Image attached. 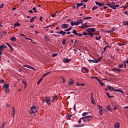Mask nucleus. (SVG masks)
Returning <instances> with one entry per match:
<instances>
[{"instance_id":"1","label":"nucleus","mask_w":128,"mask_h":128,"mask_svg":"<svg viewBox=\"0 0 128 128\" xmlns=\"http://www.w3.org/2000/svg\"><path fill=\"white\" fill-rule=\"evenodd\" d=\"M81 118L83 120L84 122H88L90 120H92L94 118V116H85L84 117H82Z\"/></svg>"},{"instance_id":"2","label":"nucleus","mask_w":128,"mask_h":128,"mask_svg":"<svg viewBox=\"0 0 128 128\" xmlns=\"http://www.w3.org/2000/svg\"><path fill=\"white\" fill-rule=\"evenodd\" d=\"M37 112L36 106H32L31 108V110L29 111V113L30 114H34V116H36V112Z\"/></svg>"},{"instance_id":"3","label":"nucleus","mask_w":128,"mask_h":128,"mask_svg":"<svg viewBox=\"0 0 128 128\" xmlns=\"http://www.w3.org/2000/svg\"><path fill=\"white\" fill-rule=\"evenodd\" d=\"M72 32L76 36H86V34H86V32H82V34H78V32H76V30H74Z\"/></svg>"},{"instance_id":"4","label":"nucleus","mask_w":128,"mask_h":128,"mask_svg":"<svg viewBox=\"0 0 128 128\" xmlns=\"http://www.w3.org/2000/svg\"><path fill=\"white\" fill-rule=\"evenodd\" d=\"M3 88L4 90V92L6 94H8L10 92V84H5V85L3 86Z\"/></svg>"},{"instance_id":"5","label":"nucleus","mask_w":128,"mask_h":128,"mask_svg":"<svg viewBox=\"0 0 128 128\" xmlns=\"http://www.w3.org/2000/svg\"><path fill=\"white\" fill-rule=\"evenodd\" d=\"M86 32H88V34H92V32H96V28H88L86 30Z\"/></svg>"},{"instance_id":"6","label":"nucleus","mask_w":128,"mask_h":128,"mask_svg":"<svg viewBox=\"0 0 128 128\" xmlns=\"http://www.w3.org/2000/svg\"><path fill=\"white\" fill-rule=\"evenodd\" d=\"M46 100H44L43 102V103L46 102L50 106V98H46Z\"/></svg>"},{"instance_id":"7","label":"nucleus","mask_w":128,"mask_h":128,"mask_svg":"<svg viewBox=\"0 0 128 128\" xmlns=\"http://www.w3.org/2000/svg\"><path fill=\"white\" fill-rule=\"evenodd\" d=\"M91 104H96V102L94 98V94L92 93L91 94Z\"/></svg>"},{"instance_id":"8","label":"nucleus","mask_w":128,"mask_h":128,"mask_svg":"<svg viewBox=\"0 0 128 128\" xmlns=\"http://www.w3.org/2000/svg\"><path fill=\"white\" fill-rule=\"evenodd\" d=\"M63 62L64 64H68V62H70V59H68V58H63Z\"/></svg>"},{"instance_id":"9","label":"nucleus","mask_w":128,"mask_h":128,"mask_svg":"<svg viewBox=\"0 0 128 128\" xmlns=\"http://www.w3.org/2000/svg\"><path fill=\"white\" fill-rule=\"evenodd\" d=\"M95 4H96L97 6H104V2L100 3L99 2H95Z\"/></svg>"},{"instance_id":"10","label":"nucleus","mask_w":128,"mask_h":128,"mask_svg":"<svg viewBox=\"0 0 128 128\" xmlns=\"http://www.w3.org/2000/svg\"><path fill=\"white\" fill-rule=\"evenodd\" d=\"M71 26H78V22H74L72 21L71 22Z\"/></svg>"},{"instance_id":"11","label":"nucleus","mask_w":128,"mask_h":128,"mask_svg":"<svg viewBox=\"0 0 128 128\" xmlns=\"http://www.w3.org/2000/svg\"><path fill=\"white\" fill-rule=\"evenodd\" d=\"M56 34H62V36H64L66 34V32H64L63 30H62L60 32H56Z\"/></svg>"},{"instance_id":"12","label":"nucleus","mask_w":128,"mask_h":128,"mask_svg":"<svg viewBox=\"0 0 128 128\" xmlns=\"http://www.w3.org/2000/svg\"><path fill=\"white\" fill-rule=\"evenodd\" d=\"M61 28H68V24H63L61 26Z\"/></svg>"},{"instance_id":"13","label":"nucleus","mask_w":128,"mask_h":128,"mask_svg":"<svg viewBox=\"0 0 128 128\" xmlns=\"http://www.w3.org/2000/svg\"><path fill=\"white\" fill-rule=\"evenodd\" d=\"M90 26H88L86 25V24H84L82 25V26H80V28H90Z\"/></svg>"},{"instance_id":"14","label":"nucleus","mask_w":128,"mask_h":128,"mask_svg":"<svg viewBox=\"0 0 128 128\" xmlns=\"http://www.w3.org/2000/svg\"><path fill=\"white\" fill-rule=\"evenodd\" d=\"M58 97L57 96H54L53 99H52V102H56V100H58Z\"/></svg>"},{"instance_id":"15","label":"nucleus","mask_w":128,"mask_h":128,"mask_svg":"<svg viewBox=\"0 0 128 128\" xmlns=\"http://www.w3.org/2000/svg\"><path fill=\"white\" fill-rule=\"evenodd\" d=\"M120 122H116L114 124V128H120Z\"/></svg>"},{"instance_id":"16","label":"nucleus","mask_w":128,"mask_h":128,"mask_svg":"<svg viewBox=\"0 0 128 128\" xmlns=\"http://www.w3.org/2000/svg\"><path fill=\"white\" fill-rule=\"evenodd\" d=\"M82 22H84L82 21V19H78L77 20V23L78 24H82Z\"/></svg>"},{"instance_id":"17","label":"nucleus","mask_w":128,"mask_h":128,"mask_svg":"<svg viewBox=\"0 0 128 128\" xmlns=\"http://www.w3.org/2000/svg\"><path fill=\"white\" fill-rule=\"evenodd\" d=\"M76 84L77 86H86V84H84V83H78V82H77V83H76Z\"/></svg>"},{"instance_id":"18","label":"nucleus","mask_w":128,"mask_h":128,"mask_svg":"<svg viewBox=\"0 0 128 128\" xmlns=\"http://www.w3.org/2000/svg\"><path fill=\"white\" fill-rule=\"evenodd\" d=\"M20 26V24H19L18 22H16L14 25V28H16V26Z\"/></svg>"},{"instance_id":"19","label":"nucleus","mask_w":128,"mask_h":128,"mask_svg":"<svg viewBox=\"0 0 128 128\" xmlns=\"http://www.w3.org/2000/svg\"><path fill=\"white\" fill-rule=\"evenodd\" d=\"M74 84V80L72 79H70V82H68L69 86H72Z\"/></svg>"},{"instance_id":"20","label":"nucleus","mask_w":128,"mask_h":128,"mask_svg":"<svg viewBox=\"0 0 128 128\" xmlns=\"http://www.w3.org/2000/svg\"><path fill=\"white\" fill-rule=\"evenodd\" d=\"M108 88L110 92H114V88L111 86H108Z\"/></svg>"},{"instance_id":"21","label":"nucleus","mask_w":128,"mask_h":128,"mask_svg":"<svg viewBox=\"0 0 128 128\" xmlns=\"http://www.w3.org/2000/svg\"><path fill=\"white\" fill-rule=\"evenodd\" d=\"M114 92H121L122 94H124V91H122V89L114 90Z\"/></svg>"},{"instance_id":"22","label":"nucleus","mask_w":128,"mask_h":128,"mask_svg":"<svg viewBox=\"0 0 128 128\" xmlns=\"http://www.w3.org/2000/svg\"><path fill=\"white\" fill-rule=\"evenodd\" d=\"M111 104L112 105V106H113L114 110H116V104L112 102L111 103Z\"/></svg>"},{"instance_id":"23","label":"nucleus","mask_w":128,"mask_h":128,"mask_svg":"<svg viewBox=\"0 0 128 128\" xmlns=\"http://www.w3.org/2000/svg\"><path fill=\"white\" fill-rule=\"evenodd\" d=\"M66 118H68V120H70V118H72V115L68 114L66 115Z\"/></svg>"},{"instance_id":"24","label":"nucleus","mask_w":128,"mask_h":128,"mask_svg":"<svg viewBox=\"0 0 128 128\" xmlns=\"http://www.w3.org/2000/svg\"><path fill=\"white\" fill-rule=\"evenodd\" d=\"M106 108H107V110H110V112L112 111V107H110V105H108L106 106Z\"/></svg>"},{"instance_id":"25","label":"nucleus","mask_w":128,"mask_h":128,"mask_svg":"<svg viewBox=\"0 0 128 128\" xmlns=\"http://www.w3.org/2000/svg\"><path fill=\"white\" fill-rule=\"evenodd\" d=\"M103 110H102V108H100V109H99V112H100V114L102 115V114H104V112L102 111Z\"/></svg>"},{"instance_id":"26","label":"nucleus","mask_w":128,"mask_h":128,"mask_svg":"<svg viewBox=\"0 0 128 128\" xmlns=\"http://www.w3.org/2000/svg\"><path fill=\"white\" fill-rule=\"evenodd\" d=\"M98 82L101 84L102 86H106V84H104V82H102L100 80H98Z\"/></svg>"},{"instance_id":"27","label":"nucleus","mask_w":128,"mask_h":128,"mask_svg":"<svg viewBox=\"0 0 128 128\" xmlns=\"http://www.w3.org/2000/svg\"><path fill=\"white\" fill-rule=\"evenodd\" d=\"M112 70H114V72H120V69L114 68L112 69Z\"/></svg>"},{"instance_id":"28","label":"nucleus","mask_w":128,"mask_h":128,"mask_svg":"<svg viewBox=\"0 0 128 128\" xmlns=\"http://www.w3.org/2000/svg\"><path fill=\"white\" fill-rule=\"evenodd\" d=\"M122 22L124 26H128V21H124Z\"/></svg>"},{"instance_id":"29","label":"nucleus","mask_w":128,"mask_h":128,"mask_svg":"<svg viewBox=\"0 0 128 128\" xmlns=\"http://www.w3.org/2000/svg\"><path fill=\"white\" fill-rule=\"evenodd\" d=\"M48 74H50V72H48L47 73L44 74L43 75V76H42V78H44V76H48Z\"/></svg>"},{"instance_id":"30","label":"nucleus","mask_w":128,"mask_h":128,"mask_svg":"<svg viewBox=\"0 0 128 128\" xmlns=\"http://www.w3.org/2000/svg\"><path fill=\"white\" fill-rule=\"evenodd\" d=\"M10 40H12V42H16V37H12L10 38Z\"/></svg>"},{"instance_id":"31","label":"nucleus","mask_w":128,"mask_h":128,"mask_svg":"<svg viewBox=\"0 0 128 128\" xmlns=\"http://www.w3.org/2000/svg\"><path fill=\"white\" fill-rule=\"evenodd\" d=\"M36 17L34 16V17H32V18L30 20V22H34V19L36 18Z\"/></svg>"},{"instance_id":"32","label":"nucleus","mask_w":128,"mask_h":128,"mask_svg":"<svg viewBox=\"0 0 128 128\" xmlns=\"http://www.w3.org/2000/svg\"><path fill=\"white\" fill-rule=\"evenodd\" d=\"M88 36H90L91 38H94V34L93 33H88Z\"/></svg>"},{"instance_id":"33","label":"nucleus","mask_w":128,"mask_h":128,"mask_svg":"<svg viewBox=\"0 0 128 128\" xmlns=\"http://www.w3.org/2000/svg\"><path fill=\"white\" fill-rule=\"evenodd\" d=\"M0 128H6V122L2 123Z\"/></svg>"},{"instance_id":"34","label":"nucleus","mask_w":128,"mask_h":128,"mask_svg":"<svg viewBox=\"0 0 128 128\" xmlns=\"http://www.w3.org/2000/svg\"><path fill=\"white\" fill-rule=\"evenodd\" d=\"M76 6H84V3H78Z\"/></svg>"},{"instance_id":"35","label":"nucleus","mask_w":128,"mask_h":128,"mask_svg":"<svg viewBox=\"0 0 128 128\" xmlns=\"http://www.w3.org/2000/svg\"><path fill=\"white\" fill-rule=\"evenodd\" d=\"M83 20H92V17L87 16L85 18H83Z\"/></svg>"},{"instance_id":"36","label":"nucleus","mask_w":128,"mask_h":128,"mask_svg":"<svg viewBox=\"0 0 128 128\" xmlns=\"http://www.w3.org/2000/svg\"><path fill=\"white\" fill-rule=\"evenodd\" d=\"M82 70H84L85 72H88V68H82Z\"/></svg>"},{"instance_id":"37","label":"nucleus","mask_w":128,"mask_h":128,"mask_svg":"<svg viewBox=\"0 0 128 128\" xmlns=\"http://www.w3.org/2000/svg\"><path fill=\"white\" fill-rule=\"evenodd\" d=\"M72 26H70L68 29L65 30L64 32H70L72 30Z\"/></svg>"},{"instance_id":"38","label":"nucleus","mask_w":128,"mask_h":128,"mask_svg":"<svg viewBox=\"0 0 128 128\" xmlns=\"http://www.w3.org/2000/svg\"><path fill=\"white\" fill-rule=\"evenodd\" d=\"M88 112H84L82 114V116H88Z\"/></svg>"},{"instance_id":"39","label":"nucleus","mask_w":128,"mask_h":128,"mask_svg":"<svg viewBox=\"0 0 128 128\" xmlns=\"http://www.w3.org/2000/svg\"><path fill=\"white\" fill-rule=\"evenodd\" d=\"M119 68H124V64H120L118 66Z\"/></svg>"},{"instance_id":"40","label":"nucleus","mask_w":128,"mask_h":128,"mask_svg":"<svg viewBox=\"0 0 128 128\" xmlns=\"http://www.w3.org/2000/svg\"><path fill=\"white\" fill-rule=\"evenodd\" d=\"M100 38H102V37H100V36H98V38L96 36V40H100Z\"/></svg>"},{"instance_id":"41","label":"nucleus","mask_w":128,"mask_h":128,"mask_svg":"<svg viewBox=\"0 0 128 128\" xmlns=\"http://www.w3.org/2000/svg\"><path fill=\"white\" fill-rule=\"evenodd\" d=\"M22 84H26V79L22 80Z\"/></svg>"},{"instance_id":"42","label":"nucleus","mask_w":128,"mask_h":128,"mask_svg":"<svg viewBox=\"0 0 128 128\" xmlns=\"http://www.w3.org/2000/svg\"><path fill=\"white\" fill-rule=\"evenodd\" d=\"M88 62H96L98 63V62H96V60H88Z\"/></svg>"},{"instance_id":"43","label":"nucleus","mask_w":128,"mask_h":128,"mask_svg":"<svg viewBox=\"0 0 128 128\" xmlns=\"http://www.w3.org/2000/svg\"><path fill=\"white\" fill-rule=\"evenodd\" d=\"M106 5L108 6H110V8H112V4L109 3V4H106Z\"/></svg>"},{"instance_id":"44","label":"nucleus","mask_w":128,"mask_h":128,"mask_svg":"<svg viewBox=\"0 0 128 128\" xmlns=\"http://www.w3.org/2000/svg\"><path fill=\"white\" fill-rule=\"evenodd\" d=\"M44 40H46V42H48V40H50V39H48V38L47 36L44 37Z\"/></svg>"},{"instance_id":"45","label":"nucleus","mask_w":128,"mask_h":128,"mask_svg":"<svg viewBox=\"0 0 128 128\" xmlns=\"http://www.w3.org/2000/svg\"><path fill=\"white\" fill-rule=\"evenodd\" d=\"M66 39H64L62 40V44H64H64H66Z\"/></svg>"},{"instance_id":"46","label":"nucleus","mask_w":128,"mask_h":128,"mask_svg":"<svg viewBox=\"0 0 128 128\" xmlns=\"http://www.w3.org/2000/svg\"><path fill=\"white\" fill-rule=\"evenodd\" d=\"M9 48L11 50V52H14V48H12V46H9Z\"/></svg>"},{"instance_id":"47","label":"nucleus","mask_w":128,"mask_h":128,"mask_svg":"<svg viewBox=\"0 0 128 128\" xmlns=\"http://www.w3.org/2000/svg\"><path fill=\"white\" fill-rule=\"evenodd\" d=\"M118 5L116 4L115 5L114 7H113V10H116V8H118Z\"/></svg>"},{"instance_id":"48","label":"nucleus","mask_w":128,"mask_h":128,"mask_svg":"<svg viewBox=\"0 0 128 128\" xmlns=\"http://www.w3.org/2000/svg\"><path fill=\"white\" fill-rule=\"evenodd\" d=\"M102 57L99 58L98 60H96L97 62H100V60H102Z\"/></svg>"},{"instance_id":"49","label":"nucleus","mask_w":128,"mask_h":128,"mask_svg":"<svg viewBox=\"0 0 128 128\" xmlns=\"http://www.w3.org/2000/svg\"><path fill=\"white\" fill-rule=\"evenodd\" d=\"M12 116H13L14 118V114H16V110H13L12 111Z\"/></svg>"},{"instance_id":"50","label":"nucleus","mask_w":128,"mask_h":128,"mask_svg":"<svg viewBox=\"0 0 128 128\" xmlns=\"http://www.w3.org/2000/svg\"><path fill=\"white\" fill-rule=\"evenodd\" d=\"M5 82L4 80H0V84H4Z\"/></svg>"},{"instance_id":"51","label":"nucleus","mask_w":128,"mask_h":128,"mask_svg":"<svg viewBox=\"0 0 128 128\" xmlns=\"http://www.w3.org/2000/svg\"><path fill=\"white\" fill-rule=\"evenodd\" d=\"M96 8H98V6H94V7L92 8V10H96Z\"/></svg>"},{"instance_id":"52","label":"nucleus","mask_w":128,"mask_h":128,"mask_svg":"<svg viewBox=\"0 0 128 128\" xmlns=\"http://www.w3.org/2000/svg\"><path fill=\"white\" fill-rule=\"evenodd\" d=\"M29 68H30V70H36V68H34L30 66Z\"/></svg>"},{"instance_id":"53","label":"nucleus","mask_w":128,"mask_h":128,"mask_svg":"<svg viewBox=\"0 0 128 128\" xmlns=\"http://www.w3.org/2000/svg\"><path fill=\"white\" fill-rule=\"evenodd\" d=\"M42 78H41L37 82V84H40V82H42Z\"/></svg>"},{"instance_id":"54","label":"nucleus","mask_w":128,"mask_h":128,"mask_svg":"<svg viewBox=\"0 0 128 128\" xmlns=\"http://www.w3.org/2000/svg\"><path fill=\"white\" fill-rule=\"evenodd\" d=\"M82 126H84V124H82L81 125H78V128H82Z\"/></svg>"},{"instance_id":"55","label":"nucleus","mask_w":128,"mask_h":128,"mask_svg":"<svg viewBox=\"0 0 128 128\" xmlns=\"http://www.w3.org/2000/svg\"><path fill=\"white\" fill-rule=\"evenodd\" d=\"M58 56V54H52V56L53 58H54V56Z\"/></svg>"},{"instance_id":"56","label":"nucleus","mask_w":128,"mask_h":128,"mask_svg":"<svg viewBox=\"0 0 128 128\" xmlns=\"http://www.w3.org/2000/svg\"><path fill=\"white\" fill-rule=\"evenodd\" d=\"M4 47H2V46H0V50H4Z\"/></svg>"},{"instance_id":"57","label":"nucleus","mask_w":128,"mask_h":128,"mask_svg":"<svg viewBox=\"0 0 128 128\" xmlns=\"http://www.w3.org/2000/svg\"><path fill=\"white\" fill-rule=\"evenodd\" d=\"M23 66H24L25 68H29L30 66L28 65H24Z\"/></svg>"},{"instance_id":"58","label":"nucleus","mask_w":128,"mask_h":128,"mask_svg":"<svg viewBox=\"0 0 128 128\" xmlns=\"http://www.w3.org/2000/svg\"><path fill=\"white\" fill-rule=\"evenodd\" d=\"M106 48H108V46H106L104 48V52H106Z\"/></svg>"},{"instance_id":"59","label":"nucleus","mask_w":128,"mask_h":128,"mask_svg":"<svg viewBox=\"0 0 128 128\" xmlns=\"http://www.w3.org/2000/svg\"><path fill=\"white\" fill-rule=\"evenodd\" d=\"M4 8V4H2L0 5V8Z\"/></svg>"},{"instance_id":"60","label":"nucleus","mask_w":128,"mask_h":128,"mask_svg":"<svg viewBox=\"0 0 128 128\" xmlns=\"http://www.w3.org/2000/svg\"><path fill=\"white\" fill-rule=\"evenodd\" d=\"M116 4L114 2H112V8H114V6Z\"/></svg>"},{"instance_id":"61","label":"nucleus","mask_w":128,"mask_h":128,"mask_svg":"<svg viewBox=\"0 0 128 128\" xmlns=\"http://www.w3.org/2000/svg\"><path fill=\"white\" fill-rule=\"evenodd\" d=\"M118 46H126V44H119Z\"/></svg>"},{"instance_id":"62","label":"nucleus","mask_w":128,"mask_h":128,"mask_svg":"<svg viewBox=\"0 0 128 128\" xmlns=\"http://www.w3.org/2000/svg\"><path fill=\"white\" fill-rule=\"evenodd\" d=\"M106 96H108V98H110V93H108V92H106Z\"/></svg>"},{"instance_id":"63","label":"nucleus","mask_w":128,"mask_h":128,"mask_svg":"<svg viewBox=\"0 0 128 128\" xmlns=\"http://www.w3.org/2000/svg\"><path fill=\"white\" fill-rule=\"evenodd\" d=\"M20 36H24V34H22V33H20Z\"/></svg>"},{"instance_id":"64","label":"nucleus","mask_w":128,"mask_h":128,"mask_svg":"<svg viewBox=\"0 0 128 128\" xmlns=\"http://www.w3.org/2000/svg\"><path fill=\"white\" fill-rule=\"evenodd\" d=\"M76 104L74 105V112H76Z\"/></svg>"}]
</instances>
